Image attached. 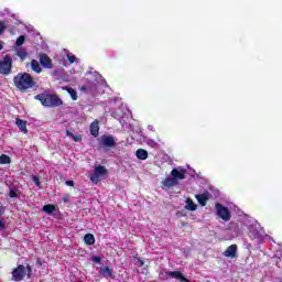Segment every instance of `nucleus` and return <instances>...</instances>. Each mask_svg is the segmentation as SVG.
Returning <instances> with one entry per match:
<instances>
[{
  "instance_id": "nucleus-39",
  "label": "nucleus",
  "mask_w": 282,
  "mask_h": 282,
  "mask_svg": "<svg viewBox=\"0 0 282 282\" xmlns=\"http://www.w3.org/2000/svg\"><path fill=\"white\" fill-rule=\"evenodd\" d=\"M37 265H43V262L42 261H37Z\"/></svg>"
},
{
  "instance_id": "nucleus-29",
  "label": "nucleus",
  "mask_w": 282,
  "mask_h": 282,
  "mask_svg": "<svg viewBox=\"0 0 282 282\" xmlns=\"http://www.w3.org/2000/svg\"><path fill=\"white\" fill-rule=\"evenodd\" d=\"M24 268H25L28 279H32V265L26 264V267Z\"/></svg>"
},
{
  "instance_id": "nucleus-37",
  "label": "nucleus",
  "mask_w": 282,
  "mask_h": 282,
  "mask_svg": "<svg viewBox=\"0 0 282 282\" xmlns=\"http://www.w3.org/2000/svg\"><path fill=\"white\" fill-rule=\"evenodd\" d=\"M138 263H139V265L142 268V265H144V260L138 258Z\"/></svg>"
},
{
  "instance_id": "nucleus-12",
  "label": "nucleus",
  "mask_w": 282,
  "mask_h": 282,
  "mask_svg": "<svg viewBox=\"0 0 282 282\" xmlns=\"http://www.w3.org/2000/svg\"><path fill=\"white\" fill-rule=\"evenodd\" d=\"M195 197L198 204L206 206V204H208V199H210V193L204 192L203 194H197Z\"/></svg>"
},
{
  "instance_id": "nucleus-35",
  "label": "nucleus",
  "mask_w": 282,
  "mask_h": 282,
  "mask_svg": "<svg viewBox=\"0 0 282 282\" xmlns=\"http://www.w3.org/2000/svg\"><path fill=\"white\" fill-rule=\"evenodd\" d=\"M3 228H6V223H3V220L0 219V230H3Z\"/></svg>"
},
{
  "instance_id": "nucleus-24",
  "label": "nucleus",
  "mask_w": 282,
  "mask_h": 282,
  "mask_svg": "<svg viewBox=\"0 0 282 282\" xmlns=\"http://www.w3.org/2000/svg\"><path fill=\"white\" fill-rule=\"evenodd\" d=\"M12 159L8 154L0 155V164H11Z\"/></svg>"
},
{
  "instance_id": "nucleus-36",
  "label": "nucleus",
  "mask_w": 282,
  "mask_h": 282,
  "mask_svg": "<svg viewBox=\"0 0 282 282\" xmlns=\"http://www.w3.org/2000/svg\"><path fill=\"white\" fill-rule=\"evenodd\" d=\"M65 184L66 186H74V181H66Z\"/></svg>"
},
{
  "instance_id": "nucleus-2",
  "label": "nucleus",
  "mask_w": 282,
  "mask_h": 282,
  "mask_svg": "<svg viewBox=\"0 0 282 282\" xmlns=\"http://www.w3.org/2000/svg\"><path fill=\"white\" fill-rule=\"evenodd\" d=\"M35 100H39L43 107H62L63 99L56 94H39L35 97Z\"/></svg>"
},
{
  "instance_id": "nucleus-21",
  "label": "nucleus",
  "mask_w": 282,
  "mask_h": 282,
  "mask_svg": "<svg viewBox=\"0 0 282 282\" xmlns=\"http://www.w3.org/2000/svg\"><path fill=\"white\" fill-rule=\"evenodd\" d=\"M63 89L69 94L72 100H78V93L74 88L64 87Z\"/></svg>"
},
{
  "instance_id": "nucleus-1",
  "label": "nucleus",
  "mask_w": 282,
  "mask_h": 282,
  "mask_svg": "<svg viewBox=\"0 0 282 282\" xmlns=\"http://www.w3.org/2000/svg\"><path fill=\"white\" fill-rule=\"evenodd\" d=\"M13 83L17 89H19V91H22V94H25L28 89H33V91H36V89H39V83L34 80L32 75H30L29 73H19L14 76Z\"/></svg>"
},
{
  "instance_id": "nucleus-16",
  "label": "nucleus",
  "mask_w": 282,
  "mask_h": 282,
  "mask_svg": "<svg viewBox=\"0 0 282 282\" xmlns=\"http://www.w3.org/2000/svg\"><path fill=\"white\" fill-rule=\"evenodd\" d=\"M84 241L86 246H94V243H96V238L94 237V234H86L84 236Z\"/></svg>"
},
{
  "instance_id": "nucleus-14",
  "label": "nucleus",
  "mask_w": 282,
  "mask_h": 282,
  "mask_svg": "<svg viewBox=\"0 0 282 282\" xmlns=\"http://www.w3.org/2000/svg\"><path fill=\"white\" fill-rule=\"evenodd\" d=\"M15 124L20 129V131H22V133H28V121L17 118Z\"/></svg>"
},
{
  "instance_id": "nucleus-38",
  "label": "nucleus",
  "mask_w": 282,
  "mask_h": 282,
  "mask_svg": "<svg viewBox=\"0 0 282 282\" xmlns=\"http://www.w3.org/2000/svg\"><path fill=\"white\" fill-rule=\"evenodd\" d=\"M1 50H3V44L2 43H0V52H1Z\"/></svg>"
},
{
  "instance_id": "nucleus-3",
  "label": "nucleus",
  "mask_w": 282,
  "mask_h": 282,
  "mask_svg": "<svg viewBox=\"0 0 282 282\" xmlns=\"http://www.w3.org/2000/svg\"><path fill=\"white\" fill-rule=\"evenodd\" d=\"M0 74L2 76H10L12 74V56L10 54L4 55L0 61Z\"/></svg>"
},
{
  "instance_id": "nucleus-25",
  "label": "nucleus",
  "mask_w": 282,
  "mask_h": 282,
  "mask_svg": "<svg viewBox=\"0 0 282 282\" xmlns=\"http://www.w3.org/2000/svg\"><path fill=\"white\" fill-rule=\"evenodd\" d=\"M44 213H47L48 215H52V213H54V210H56V206L54 205H44L43 207Z\"/></svg>"
},
{
  "instance_id": "nucleus-13",
  "label": "nucleus",
  "mask_w": 282,
  "mask_h": 282,
  "mask_svg": "<svg viewBox=\"0 0 282 282\" xmlns=\"http://www.w3.org/2000/svg\"><path fill=\"white\" fill-rule=\"evenodd\" d=\"M225 257L229 259H235L237 257V245H230L224 252Z\"/></svg>"
},
{
  "instance_id": "nucleus-6",
  "label": "nucleus",
  "mask_w": 282,
  "mask_h": 282,
  "mask_svg": "<svg viewBox=\"0 0 282 282\" xmlns=\"http://www.w3.org/2000/svg\"><path fill=\"white\" fill-rule=\"evenodd\" d=\"M11 274H12V281H15V282L23 281L26 276L25 265L23 264L18 265L12 270Z\"/></svg>"
},
{
  "instance_id": "nucleus-34",
  "label": "nucleus",
  "mask_w": 282,
  "mask_h": 282,
  "mask_svg": "<svg viewBox=\"0 0 282 282\" xmlns=\"http://www.w3.org/2000/svg\"><path fill=\"white\" fill-rule=\"evenodd\" d=\"M63 202H65V204H69V195H65L63 197Z\"/></svg>"
},
{
  "instance_id": "nucleus-9",
  "label": "nucleus",
  "mask_w": 282,
  "mask_h": 282,
  "mask_svg": "<svg viewBox=\"0 0 282 282\" xmlns=\"http://www.w3.org/2000/svg\"><path fill=\"white\" fill-rule=\"evenodd\" d=\"M167 276H173V279H176L181 282H191L184 274H182V271H169L165 273Z\"/></svg>"
},
{
  "instance_id": "nucleus-11",
  "label": "nucleus",
  "mask_w": 282,
  "mask_h": 282,
  "mask_svg": "<svg viewBox=\"0 0 282 282\" xmlns=\"http://www.w3.org/2000/svg\"><path fill=\"white\" fill-rule=\"evenodd\" d=\"M101 144L104 147H108L109 149H111V148L116 147V140L111 135H102Z\"/></svg>"
},
{
  "instance_id": "nucleus-22",
  "label": "nucleus",
  "mask_w": 282,
  "mask_h": 282,
  "mask_svg": "<svg viewBox=\"0 0 282 282\" xmlns=\"http://www.w3.org/2000/svg\"><path fill=\"white\" fill-rule=\"evenodd\" d=\"M100 274L102 276H113V269H110L109 267H105L100 269Z\"/></svg>"
},
{
  "instance_id": "nucleus-15",
  "label": "nucleus",
  "mask_w": 282,
  "mask_h": 282,
  "mask_svg": "<svg viewBox=\"0 0 282 282\" xmlns=\"http://www.w3.org/2000/svg\"><path fill=\"white\" fill-rule=\"evenodd\" d=\"M164 188H171L173 186H177L178 182L175 181V178L172 177H166L163 182H162Z\"/></svg>"
},
{
  "instance_id": "nucleus-7",
  "label": "nucleus",
  "mask_w": 282,
  "mask_h": 282,
  "mask_svg": "<svg viewBox=\"0 0 282 282\" xmlns=\"http://www.w3.org/2000/svg\"><path fill=\"white\" fill-rule=\"evenodd\" d=\"M170 175L180 183V180H186V170L185 169H173Z\"/></svg>"
},
{
  "instance_id": "nucleus-19",
  "label": "nucleus",
  "mask_w": 282,
  "mask_h": 282,
  "mask_svg": "<svg viewBox=\"0 0 282 282\" xmlns=\"http://www.w3.org/2000/svg\"><path fill=\"white\" fill-rule=\"evenodd\" d=\"M31 69L35 72V74H41L43 68H41V64L36 59L31 61Z\"/></svg>"
},
{
  "instance_id": "nucleus-40",
  "label": "nucleus",
  "mask_w": 282,
  "mask_h": 282,
  "mask_svg": "<svg viewBox=\"0 0 282 282\" xmlns=\"http://www.w3.org/2000/svg\"><path fill=\"white\" fill-rule=\"evenodd\" d=\"M3 215V210L0 209V217Z\"/></svg>"
},
{
  "instance_id": "nucleus-31",
  "label": "nucleus",
  "mask_w": 282,
  "mask_h": 282,
  "mask_svg": "<svg viewBox=\"0 0 282 282\" xmlns=\"http://www.w3.org/2000/svg\"><path fill=\"white\" fill-rule=\"evenodd\" d=\"M67 59L70 64L76 63V55H67Z\"/></svg>"
},
{
  "instance_id": "nucleus-5",
  "label": "nucleus",
  "mask_w": 282,
  "mask_h": 282,
  "mask_svg": "<svg viewBox=\"0 0 282 282\" xmlns=\"http://www.w3.org/2000/svg\"><path fill=\"white\" fill-rule=\"evenodd\" d=\"M107 173L108 171L105 165H97L94 173L90 174V182H93V184H98V182H100V177H104V175H107Z\"/></svg>"
},
{
  "instance_id": "nucleus-30",
  "label": "nucleus",
  "mask_w": 282,
  "mask_h": 282,
  "mask_svg": "<svg viewBox=\"0 0 282 282\" xmlns=\"http://www.w3.org/2000/svg\"><path fill=\"white\" fill-rule=\"evenodd\" d=\"M7 28L8 26L6 25V22L0 21V34H3L6 32Z\"/></svg>"
},
{
  "instance_id": "nucleus-28",
  "label": "nucleus",
  "mask_w": 282,
  "mask_h": 282,
  "mask_svg": "<svg viewBox=\"0 0 282 282\" xmlns=\"http://www.w3.org/2000/svg\"><path fill=\"white\" fill-rule=\"evenodd\" d=\"M23 43H25V35H20L15 41V45H18V47H21Z\"/></svg>"
},
{
  "instance_id": "nucleus-33",
  "label": "nucleus",
  "mask_w": 282,
  "mask_h": 282,
  "mask_svg": "<svg viewBox=\"0 0 282 282\" xmlns=\"http://www.w3.org/2000/svg\"><path fill=\"white\" fill-rule=\"evenodd\" d=\"M93 261H94V263H100V261H102V258H100V257H93Z\"/></svg>"
},
{
  "instance_id": "nucleus-4",
  "label": "nucleus",
  "mask_w": 282,
  "mask_h": 282,
  "mask_svg": "<svg viewBox=\"0 0 282 282\" xmlns=\"http://www.w3.org/2000/svg\"><path fill=\"white\" fill-rule=\"evenodd\" d=\"M215 209L216 215H218L219 218L223 219V221H230V219H232V214H230V209H228V207L216 203Z\"/></svg>"
},
{
  "instance_id": "nucleus-32",
  "label": "nucleus",
  "mask_w": 282,
  "mask_h": 282,
  "mask_svg": "<svg viewBox=\"0 0 282 282\" xmlns=\"http://www.w3.org/2000/svg\"><path fill=\"white\" fill-rule=\"evenodd\" d=\"M33 182H34L35 186L41 187V181H39L37 176H33Z\"/></svg>"
},
{
  "instance_id": "nucleus-27",
  "label": "nucleus",
  "mask_w": 282,
  "mask_h": 282,
  "mask_svg": "<svg viewBox=\"0 0 282 282\" xmlns=\"http://www.w3.org/2000/svg\"><path fill=\"white\" fill-rule=\"evenodd\" d=\"M66 134L69 135V138H73L74 142H80L83 140V137L74 135V133H72L69 131H67Z\"/></svg>"
},
{
  "instance_id": "nucleus-20",
  "label": "nucleus",
  "mask_w": 282,
  "mask_h": 282,
  "mask_svg": "<svg viewBox=\"0 0 282 282\" xmlns=\"http://www.w3.org/2000/svg\"><path fill=\"white\" fill-rule=\"evenodd\" d=\"M20 193L21 192L19 191V188H17V187H9V197L11 199H17L19 197Z\"/></svg>"
},
{
  "instance_id": "nucleus-23",
  "label": "nucleus",
  "mask_w": 282,
  "mask_h": 282,
  "mask_svg": "<svg viewBox=\"0 0 282 282\" xmlns=\"http://www.w3.org/2000/svg\"><path fill=\"white\" fill-rule=\"evenodd\" d=\"M186 210H197V205L193 202V199L187 198L186 200V206H185Z\"/></svg>"
},
{
  "instance_id": "nucleus-26",
  "label": "nucleus",
  "mask_w": 282,
  "mask_h": 282,
  "mask_svg": "<svg viewBox=\"0 0 282 282\" xmlns=\"http://www.w3.org/2000/svg\"><path fill=\"white\" fill-rule=\"evenodd\" d=\"M250 237H252V239H259L260 237L259 231L254 229V227L250 228Z\"/></svg>"
},
{
  "instance_id": "nucleus-10",
  "label": "nucleus",
  "mask_w": 282,
  "mask_h": 282,
  "mask_svg": "<svg viewBox=\"0 0 282 282\" xmlns=\"http://www.w3.org/2000/svg\"><path fill=\"white\" fill-rule=\"evenodd\" d=\"M100 134V121L96 119L90 123V135H94V138H98Z\"/></svg>"
},
{
  "instance_id": "nucleus-18",
  "label": "nucleus",
  "mask_w": 282,
  "mask_h": 282,
  "mask_svg": "<svg viewBox=\"0 0 282 282\" xmlns=\"http://www.w3.org/2000/svg\"><path fill=\"white\" fill-rule=\"evenodd\" d=\"M15 56H19L20 61H25L28 58V51L25 48H19L15 51Z\"/></svg>"
},
{
  "instance_id": "nucleus-8",
  "label": "nucleus",
  "mask_w": 282,
  "mask_h": 282,
  "mask_svg": "<svg viewBox=\"0 0 282 282\" xmlns=\"http://www.w3.org/2000/svg\"><path fill=\"white\" fill-rule=\"evenodd\" d=\"M40 64L46 69H52V67H54V65L52 64V58H50V56H47V54L45 53H42L40 55Z\"/></svg>"
},
{
  "instance_id": "nucleus-17",
  "label": "nucleus",
  "mask_w": 282,
  "mask_h": 282,
  "mask_svg": "<svg viewBox=\"0 0 282 282\" xmlns=\"http://www.w3.org/2000/svg\"><path fill=\"white\" fill-rule=\"evenodd\" d=\"M135 155L138 160H147V158H149V152L144 149H139L137 150Z\"/></svg>"
}]
</instances>
